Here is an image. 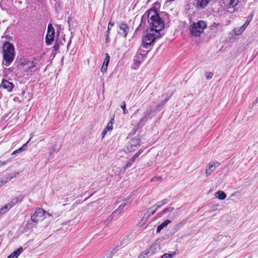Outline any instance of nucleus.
Wrapping results in <instances>:
<instances>
[{
  "mask_svg": "<svg viewBox=\"0 0 258 258\" xmlns=\"http://www.w3.org/2000/svg\"><path fill=\"white\" fill-rule=\"evenodd\" d=\"M146 20L149 24L151 32H155V33H160L164 28V22L160 18L156 9L152 8L146 12L142 16L141 23L136 30V32L139 31L140 27H143L145 25Z\"/></svg>",
  "mask_w": 258,
  "mask_h": 258,
  "instance_id": "1",
  "label": "nucleus"
},
{
  "mask_svg": "<svg viewBox=\"0 0 258 258\" xmlns=\"http://www.w3.org/2000/svg\"><path fill=\"white\" fill-rule=\"evenodd\" d=\"M3 53L14 54V47L12 44L6 42L3 48Z\"/></svg>",
  "mask_w": 258,
  "mask_h": 258,
  "instance_id": "10",
  "label": "nucleus"
},
{
  "mask_svg": "<svg viewBox=\"0 0 258 258\" xmlns=\"http://www.w3.org/2000/svg\"><path fill=\"white\" fill-rule=\"evenodd\" d=\"M23 198V196L22 195H20L19 196L13 199L11 201L7 204V206L9 208V209H11L14 206H15L19 202H21Z\"/></svg>",
  "mask_w": 258,
  "mask_h": 258,
  "instance_id": "13",
  "label": "nucleus"
},
{
  "mask_svg": "<svg viewBox=\"0 0 258 258\" xmlns=\"http://www.w3.org/2000/svg\"><path fill=\"white\" fill-rule=\"evenodd\" d=\"M113 25H114V24L113 23H111V22H109L107 30L106 31V42H109L110 41V39L109 37V33H110V30H111V27L113 26Z\"/></svg>",
  "mask_w": 258,
  "mask_h": 258,
  "instance_id": "20",
  "label": "nucleus"
},
{
  "mask_svg": "<svg viewBox=\"0 0 258 258\" xmlns=\"http://www.w3.org/2000/svg\"><path fill=\"white\" fill-rule=\"evenodd\" d=\"M12 179L13 177L11 176L10 174H9L7 177L2 179V184H5Z\"/></svg>",
  "mask_w": 258,
  "mask_h": 258,
  "instance_id": "36",
  "label": "nucleus"
},
{
  "mask_svg": "<svg viewBox=\"0 0 258 258\" xmlns=\"http://www.w3.org/2000/svg\"><path fill=\"white\" fill-rule=\"evenodd\" d=\"M138 56H139V54L138 53H137L136 55L135 56V57L134 58V61H135V64L137 66H139L141 63L144 60V58H142L141 57H138Z\"/></svg>",
  "mask_w": 258,
  "mask_h": 258,
  "instance_id": "26",
  "label": "nucleus"
},
{
  "mask_svg": "<svg viewBox=\"0 0 258 258\" xmlns=\"http://www.w3.org/2000/svg\"><path fill=\"white\" fill-rule=\"evenodd\" d=\"M107 66H104V64H103V66L101 69V71L102 73H104L107 71Z\"/></svg>",
  "mask_w": 258,
  "mask_h": 258,
  "instance_id": "44",
  "label": "nucleus"
},
{
  "mask_svg": "<svg viewBox=\"0 0 258 258\" xmlns=\"http://www.w3.org/2000/svg\"><path fill=\"white\" fill-rule=\"evenodd\" d=\"M215 197L216 198L223 200L226 198V194L223 191L219 190L215 193Z\"/></svg>",
  "mask_w": 258,
  "mask_h": 258,
  "instance_id": "18",
  "label": "nucleus"
},
{
  "mask_svg": "<svg viewBox=\"0 0 258 258\" xmlns=\"http://www.w3.org/2000/svg\"><path fill=\"white\" fill-rule=\"evenodd\" d=\"M140 154H139L138 152L133 157V158H134L135 160L136 159V158H137L140 155Z\"/></svg>",
  "mask_w": 258,
  "mask_h": 258,
  "instance_id": "49",
  "label": "nucleus"
},
{
  "mask_svg": "<svg viewBox=\"0 0 258 258\" xmlns=\"http://www.w3.org/2000/svg\"><path fill=\"white\" fill-rule=\"evenodd\" d=\"M213 76V74L211 72H207L205 73V77L207 79L210 80L212 78Z\"/></svg>",
  "mask_w": 258,
  "mask_h": 258,
  "instance_id": "39",
  "label": "nucleus"
},
{
  "mask_svg": "<svg viewBox=\"0 0 258 258\" xmlns=\"http://www.w3.org/2000/svg\"><path fill=\"white\" fill-rule=\"evenodd\" d=\"M46 213V211L43 209L39 208L36 210L34 214L31 216V219L33 222L36 223L38 221L44 219L45 217L44 214Z\"/></svg>",
  "mask_w": 258,
  "mask_h": 258,
  "instance_id": "4",
  "label": "nucleus"
},
{
  "mask_svg": "<svg viewBox=\"0 0 258 258\" xmlns=\"http://www.w3.org/2000/svg\"><path fill=\"white\" fill-rule=\"evenodd\" d=\"M246 28H243V26H241L240 28H239V29H234V32H235V34L236 35H239L242 32H243L244 30Z\"/></svg>",
  "mask_w": 258,
  "mask_h": 258,
  "instance_id": "33",
  "label": "nucleus"
},
{
  "mask_svg": "<svg viewBox=\"0 0 258 258\" xmlns=\"http://www.w3.org/2000/svg\"><path fill=\"white\" fill-rule=\"evenodd\" d=\"M148 120V119L143 116L136 125V130L142 128Z\"/></svg>",
  "mask_w": 258,
  "mask_h": 258,
  "instance_id": "17",
  "label": "nucleus"
},
{
  "mask_svg": "<svg viewBox=\"0 0 258 258\" xmlns=\"http://www.w3.org/2000/svg\"><path fill=\"white\" fill-rule=\"evenodd\" d=\"M212 0H198L197 5L201 9L205 8Z\"/></svg>",
  "mask_w": 258,
  "mask_h": 258,
  "instance_id": "16",
  "label": "nucleus"
},
{
  "mask_svg": "<svg viewBox=\"0 0 258 258\" xmlns=\"http://www.w3.org/2000/svg\"><path fill=\"white\" fill-rule=\"evenodd\" d=\"M173 210V207L166 208L161 212V214L163 215L166 213L171 212Z\"/></svg>",
  "mask_w": 258,
  "mask_h": 258,
  "instance_id": "37",
  "label": "nucleus"
},
{
  "mask_svg": "<svg viewBox=\"0 0 258 258\" xmlns=\"http://www.w3.org/2000/svg\"><path fill=\"white\" fill-rule=\"evenodd\" d=\"M55 43H57L58 46H59L60 44H61V43L60 42V41L57 40H56V42Z\"/></svg>",
  "mask_w": 258,
  "mask_h": 258,
  "instance_id": "51",
  "label": "nucleus"
},
{
  "mask_svg": "<svg viewBox=\"0 0 258 258\" xmlns=\"http://www.w3.org/2000/svg\"><path fill=\"white\" fill-rule=\"evenodd\" d=\"M59 47L57 43H55L54 46H53V50L56 52L55 54L59 52Z\"/></svg>",
  "mask_w": 258,
  "mask_h": 258,
  "instance_id": "43",
  "label": "nucleus"
},
{
  "mask_svg": "<svg viewBox=\"0 0 258 258\" xmlns=\"http://www.w3.org/2000/svg\"><path fill=\"white\" fill-rule=\"evenodd\" d=\"M46 214H47V215H48L49 216H50V215L49 214V213H47Z\"/></svg>",
  "mask_w": 258,
  "mask_h": 258,
  "instance_id": "57",
  "label": "nucleus"
},
{
  "mask_svg": "<svg viewBox=\"0 0 258 258\" xmlns=\"http://www.w3.org/2000/svg\"><path fill=\"white\" fill-rule=\"evenodd\" d=\"M38 59H39L38 58H36V57H35V58H34V60H38Z\"/></svg>",
  "mask_w": 258,
  "mask_h": 258,
  "instance_id": "56",
  "label": "nucleus"
},
{
  "mask_svg": "<svg viewBox=\"0 0 258 258\" xmlns=\"http://www.w3.org/2000/svg\"><path fill=\"white\" fill-rule=\"evenodd\" d=\"M119 29L118 34L120 36L125 37L130 30L128 25L126 23L122 22L119 25Z\"/></svg>",
  "mask_w": 258,
  "mask_h": 258,
  "instance_id": "7",
  "label": "nucleus"
},
{
  "mask_svg": "<svg viewBox=\"0 0 258 258\" xmlns=\"http://www.w3.org/2000/svg\"><path fill=\"white\" fill-rule=\"evenodd\" d=\"M14 101H17V100H18V98L17 97H15V98H14Z\"/></svg>",
  "mask_w": 258,
  "mask_h": 258,
  "instance_id": "54",
  "label": "nucleus"
},
{
  "mask_svg": "<svg viewBox=\"0 0 258 258\" xmlns=\"http://www.w3.org/2000/svg\"><path fill=\"white\" fill-rule=\"evenodd\" d=\"M161 37L160 33H155V32H151L150 29V32L142 38V46L146 49L149 48L156 39H160Z\"/></svg>",
  "mask_w": 258,
  "mask_h": 258,
  "instance_id": "2",
  "label": "nucleus"
},
{
  "mask_svg": "<svg viewBox=\"0 0 258 258\" xmlns=\"http://www.w3.org/2000/svg\"><path fill=\"white\" fill-rule=\"evenodd\" d=\"M23 248L20 247L18 249L13 252L7 258H17L18 256L23 252Z\"/></svg>",
  "mask_w": 258,
  "mask_h": 258,
  "instance_id": "15",
  "label": "nucleus"
},
{
  "mask_svg": "<svg viewBox=\"0 0 258 258\" xmlns=\"http://www.w3.org/2000/svg\"><path fill=\"white\" fill-rule=\"evenodd\" d=\"M71 42H72L71 39H70V40L69 41L68 44H67V49H69V46H70V45L71 44Z\"/></svg>",
  "mask_w": 258,
  "mask_h": 258,
  "instance_id": "50",
  "label": "nucleus"
},
{
  "mask_svg": "<svg viewBox=\"0 0 258 258\" xmlns=\"http://www.w3.org/2000/svg\"><path fill=\"white\" fill-rule=\"evenodd\" d=\"M120 107L123 110V114H127L128 113V111L126 109V103L125 101H122L120 105Z\"/></svg>",
  "mask_w": 258,
  "mask_h": 258,
  "instance_id": "30",
  "label": "nucleus"
},
{
  "mask_svg": "<svg viewBox=\"0 0 258 258\" xmlns=\"http://www.w3.org/2000/svg\"><path fill=\"white\" fill-rule=\"evenodd\" d=\"M162 179V178L161 177V176H159V177H155L154 178H153L152 179H151V181H161Z\"/></svg>",
  "mask_w": 258,
  "mask_h": 258,
  "instance_id": "45",
  "label": "nucleus"
},
{
  "mask_svg": "<svg viewBox=\"0 0 258 258\" xmlns=\"http://www.w3.org/2000/svg\"><path fill=\"white\" fill-rule=\"evenodd\" d=\"M142 152H143V150H140L138 152V153L139 154H141L142 153Z\"/></svg>",
  "mask_w": 258,
  "mask_h": 258,
  "instance_id": "52",
  "label": "nucleus"
},
{
  "mask_svg": "<svg viewBox=\"0 0 258 258\" xmlns=\"http://www.w3.org/2000/svg\"><path fill=\"white\" fill-rule=\"evenodd\" d=\"M57 145L56 144H53L52 145V146L51 147V148L50 149V151L49 152V155L51 156V155L55 152H57L58 150H59V149L57 148Z\"/></svg>",
  "mask_w": 258,
  "mask_h": 258,
  "instance_id": "29",
  "label": "nucleus"
},
{
  "mask_svg": "<svg viewBox=\"0 0 258 258\" xmlns=\"http://www.w3.org/2000/svg\"><path fill=\"white\" fill-rule=\"evenodd\" d=\"M175 255V253L172 254L170 253H164L162 255L161 258H172L173 255Z\"/></svg>",
  "mask_w": 258,
  "mask_h": 258,
  "instance_id": "40",
  "label": "nucleus"
},
{
  "mask_svg": "<svg viewBox=\"0 0 258 258\" xmlns=\"http://www.w3.org/2000/svg\"><path fill=\"white\" fill-rule=\"evenodd\" d=\"M220 163L217 161H211L206 167V176H210L212 173L216 170V168L220 165Z\"/></svg>",
  "mask_w": 258,
  "mask_h": 258,
  "instance_id": "6",
  "label": "nucleus"
},
{
  "mask_svg": "<svg viewBox=\"0 0 258 258\" xmlns=\"http://www.w3.org/2000/svg\"><path fill=\"white\" fill-rule=\"evenodd\" d=\"M140 141L139 138H134L131 141V145L132 146H136L137 145L139 144Z\"/></svg>",
  "mask_w": 258,
  "mask_h": 258,
  "instance_id": "35",
  "label": "nucleus"
},
{
  "mask_svg": "<svg viewBox=\"0 0 258 258\" xmlns=\"http://www.w3.org/2000/svg\"><path fill=\"white\" fill-rule=\"evenodd\" d=\"M114 122V117L111 118L110 121L108 123L107 126L104 128L105 130L106 131H111L113 128V124Z\"/></svg>",
  "mask_w": 258,
  "mask_h": 258,
  "instance_id": "22",
  "label": "nucleus"
},
{
  "mask_svg": "<svg viewBox=\"0 0 258 258\" xmlns=\"http://www.w3.org/2000/svg\"><path fill=\"white\" fill-rule=\"evenodd\" d=\"M154 111H152L151 107L147 109L146 111L144 113V116L147 118L148 120L151 119L154 114H153Z\"/></svg>",
  "mask_w": 258,
  "mask_h": 258,
  "instance_id": "19",
  "label": "nucleus"
},
{
  "mask_svg": "<svg viewBox=\"0 0 258 258\" xmlns=\"http://www.w3.org/2000/svg\"><path fill=\"white\" fill-rule=\"evenodd\" d=\"M23 63L24 65L27 66V69L28 70L32 69L36 66V62L34 61H28L26 62H23Z\"/></svg>",
  "mask_w": 258,
  "mask_h": 258,
  "instance_id": "24",
  "label": "nucleus"
},
{
  "mask_svg": "<svg viewBox=\"0 0 258 258\" xmlns=\"http://www.w3.org/2000/svg\"><path fill=\"white\" fill-rule=\"evenodd\" d=\"M0 87L6 89L8 92H10L12 91L14 87V84L6 79H3L0 85Z\"/></svg>",
  "mask_w": 258,
  "mask_h": 258,
  "instance_id": "8",
  "label": "nucleus"
},
{
  "mask_svg": "<svg viewBox=\"0 0 258 258\" xmlns=\"http://www.w3.org/2000/svg\"><path fill=\"white\" fill-rule=\"evenodd\" d=\"M149 51V50L146 51L143 50L142 48H139L137 52V53L139 54L138 57H141L142 58H145L148 54Z\"/></svg>",
  "mask_w": 258,
  "mask_h": 258,
  "instance_id": "25",
  "label": "nucleus"
},
{
  "mask_svg": "<svg viewBox=\"0 0 258 258\" xmlns=\"http://www.w3.org/2000/svg\"><path fill=\"white\" fill-rule=\"evenodd\" d=\"M149 252L150 251L149 250H146V251H144L143 252H142L141 253H140L138 257L139 258H146V256L148 254Z\"/></svg>",
  "mask_w": 258,
  "mask_h": 258,
  "instance_id": "38",
  "label": "nucleus"
},
{
  "mask_svg": "<svg viewBox=\"0 0 258 258\" xmlns=\"http://www.w3.org/2000/svg\"><path fill=\"white\" fill-rule=\"evenodd\" d=\"M168 199H164L161 201H159L157 202V203L155 205V208H157V210H158L159 208H161L162 206L166 204L169 202Z\"/></svg>",
  "mask_w": 258,
  "mask_h": 258,
  "instance_id": "23",
  "label": "nucleus"
},
{
  "mask_svg": "<svg viewBox=\"0 0 258 258\" xmlns=\"http://www.w3.org/2000/svg\"><path fill=\"white\" fill-rule=\"evenodd\" d=\"M168 100V98H166L162 101L161 104L158 105V108L160 109L161 108H162L163 106L166 103Z\"/></svg>",
  "mask_w": 258,
  "mask_h": 258,
  "instance_id": "41",
  "label": "nucleus"
},
{
  "mask_svg": "<svg viewBox=\"0 0 258 258\" xmlns=\"http://www.w3.org/2000/svg\"><path fill=\"white\" fill-rule=\"evenodd\" d=\"M175 0H167V2H168V3H171V2H172L173 1H174Z\"/></svg>",
  "mask_w": 258,
  "mask_h": 258,
  "instance_id": "53",
  "label": "nucleus"
},
{
  "mask_svg": "<svg viewBox=\"0 0 258 258\" xmlns=\"http://www.w3.org/2000/svg\"><path fill=\"white\" fill-rule=\"evenodd\" d=\"M30 140V139H29V141L27 142H26L25 144H24L21 147H20L18 149L14 151L12 153V155H15L16 154L20 153L23 152V151H24L25 150L26 147H27V144L29 143Z\"/></svg>",
  "mask_w": 258,
  "mask_h": 258,
  "instance_id": "21",
  "label": "nucleus"
},
{
  "mask_svg": "<svg viewBox=\"0 0 258 258\" xmlns=\"http://www.w3.org/2000/svg\"><path fill=\"white\" fill-rule=\"evenodd\" d=\"M10 210L7 205H5L0 209V214L3 215Z\"/></svg>",
  "mask_w": 258,
  "mask_h": 258,
  "instance_id": "32",
  "label": "nucleus"
},
{
  "mask_svg": "<svg viewBox=\"0 0 258 258\" xmlns=\"http://www.w3.org/2000/svg\"><path fill=\"white\" fill-rule=\"evenodd\" d=\"M103 258H110L109 256H104Z\"/></svg>",
  "mask_w": 258,
  "mask_h": 258,
  "instance_id": "55",
  "label": "nucleus"
},
{
  "mask_svg": "<svg viewBox=\"0 0 258 258\" xmlns=\"http://www.w3.org/2000/svg\"><path fill=\"white\" fill-rule=\"evenodd\" d=\"M126 205V203H124L121 204L119 206L118 208L115 211H114L113 212L112 215H114L117 213H118V214L120 213L123 211V208Z\"/></svg>",
  "mask_w": 258,
  "mask_h": 258,
  "instance_id": "27",
  "label": "nucleus"
},
{
  "mask_svg": "<svg viewBox=\"0 0 258 258\" xmlns=\"http://www.w3.org/2000/svg\"><path fill=\"white\" fill-rule=\"evenodd\" d=\"M136 194V191H134L133 192H132L130 196H128V198H126L124 201H125L126 202L130 200L131 199L133 198V196H134Z\"/></svg>",
  "mask_w": 258,
  "mask_h": 258,
  "instance_id": "42",
  "label": "nucleus"
},
{
  "mask_svg": "<svg viewBox=\"0 0 258 258\" xmlns=\"http://www.w3.org/2000/svg\"><path fill=\"white\" fill-rule=\"evenodd\" d=\"M107 133V131H106V130H105L104 129V130L103 131V132H102V138H104L106 134V133Z\"/></svg>",
  "mask_w": 258,
  "mask_h": 258,
  "instance_id": "47",
  "label": "nucleus"
},
{
  "mask_svg": "<svg viewBox=\"0 0 258 258\" xmlns=\"http://www.w3.org/2000/svg\"><path fill=\"white\" fill-rule=\"evenodd\" d=\"M19 172H15L14 174H10L11 176L13 177V178L17 177L18 175H19Z\"/></svg>",
  "mask_w": 258,
  "mask_h": 258,
  "instance_id": "46",
  "label": "nucleus"
},
{
  "mask_svg": "<svg viewBox=\"0 0 258 258\" xmlns=\"http://www.w3.org/2000/svg\"><path fill=\"white\" fill-rule=\"evenodd\" d=\"M7 163L6 161H0V167L2 166L5 165Z\"/></svg>",
  "mask_w": 258,
  "mask_h": 258,
  "instance_id": "48",
  "label": "nucleus"
},
{
  "mask_svg": "<svg viewBox=\"0 0 258 258\" xmlns=\"http://www.w3.org/2000/svg\"><path fill=\"white\" fill-rule=\"evenodd\" d=\"M171 223V221L169 219L165 220L161 224L159 225L156 229V233H158L165 227H166L168 224Z\"/></svg>",
  "mask_w": 258,
  "mask_h": 258,
  "instance_id": "14",
  "label": "nucleus"
},
{
  "mask_svg": "<svg viewBox=\"0 0 258 258\" xmlns=\"http://www.w3.org/2000/svg\"><path fill=\"white\" fill-rule=\"evenodd\" d=\"M157 208H155V205H153L152 207L147 210L143 216V220L145 219L147 220L151 215H153L157 211Z\"/></svg>",
  "mask_w": 258,
  "mask_h": 258,
  "instance_id": "12",
  "label": "nucleus"
},
{
  "mask_svg": "<svg viewBox=\"0 0 258 258\" xmlns=\"http://www.w3.org/2000/svg\"><path fill=\"white\" fill-rule=\"evenodd\" d=\"M135 161V159L133 157L130 159V160L127 162L124 168L126 169L131 167L132 164Z\"/></svg>",
  "mask_w": 258,
  "mask_h": 258,
  "instance_id": "34",
  "label": "nucleus"
},
{
  "mask_svg": "<svg viewBox=\"0 0 258 258\" xmlns=\"http://www.w3.org/2000/svg\"><path fill=\"white\" fill-rule=\"evenodd\" d=\"M225 6L228 9L234 8L238 4L239 0H223Z\"/></svg>",
  "mask_w": 258,
  "mask_h": 258,
  "instance_id": "11",
  "label": "nucleus"
},
{
  "mask_svg": "<svg viewBox=\"0 0 258 258\" xmlns=\"http://www.w3.org/2000/svg\"><path fill=\"white\" fill-rule=\"evenodd\" d=\"M206 27V23L204 21L194 23L189 27L190 34L194 36H200Z\"/></svg>",
  "mask_w": 258,
  "mask_h": 258,
  "instance_id": "3",
  "label": "nucleus"
},
{
  "mask_svg": "<svg viewBox=\"0 0 258 258\" xmlns=\"http://www.w3.org/2000/svg\"><path fill=\"white\" fill-rule=\"evenodd\" d=\"M54 29L52 24H49L47 28V34L45 37V42L47 45H49L54 40Z\"/></svg>",
  "mask_w": 258,
  "mask_h": 258,
  "instance_id": "5",
  "label": "nucleus"
},
{
  "mask_svg": "<svg viewBox=\"0 0 258 258\" xmlns=\"http://www.w3.org/2000/svg\"><path fill=\"white\" fill-rule=\"evenodd\" d=\"M14 57L15 54L3 53V59L5 61L4 64L7 67L9 66L14 60Z\"/></svg>",
  "mask_w": 258,
  "mask_h": 258,
  "instance_id": "9",
  "label": "nucleus"
},
{
  "mask_svg": "<svg viewBox=\"0 0 258 258\" xmlns=\"http://www.w3.org/2000/svg\"><path fill=\"white\" fill-rule=\"evenodd\" d=\"M8 70L11 71V68H9Z\"/></svg>",
  "mask_w": 258,
  "mask_h": 258,
  "instance_id": "58",
  "label": "nucleus"
},
{
  "mask_svg": "<svg viewBox=\"0 0 258 258\" xmlns=\"http://www.w3.org/2000/svg\"><path fill=\"white\" fill-rule=\"evenodd\" d=\"M109 60H110V56H109V55L108 54V53H105V58H104V62H103V64H104V66H108V63L109 62Z\"/></svg>",
  "mask_w": 258,
  "mask_h": 258,
  "instance_id": "31",
  "label": "nucleus"
},
{
  "mask_svg": "<svg viewBox=\"0 0 258 258\" xmlns=\"http://www.w3.org/2000/svg\"><path fill=\"white\" fill-rule=\"evenodd\" d=\"M252 17H253V14H251V15L248 17L246 22L242 25L243 28H246L247 27V26L249 25L250 22L252 20Z\"/></svg>",
  "mask_w": 258,
  "mask_h": 258,
  "instance_id": "28",
  "label": "nucleus"
},
{
  "mask_svg": "<svg viewBox=\"0 0 258 258\" xmlns=\"http://www.w3.org/2000/svg\"><path fill=\"white\" fill-rule=\"evenodd\" d=\"M2 215V214H0V216Z\"/></svg>",
  "mask_w": 258,
  "mask_h": 258,
  "instance_id": "59",
  "label": "nucleus"
}]
</instances>
